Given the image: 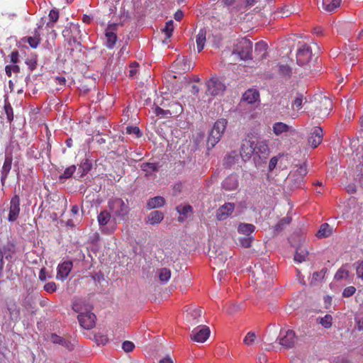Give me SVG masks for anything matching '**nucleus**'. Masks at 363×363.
Listing matches in <instances>:
<instances>
[{
  "mask_svg": "<svg viewBox=\"0 0 363 363\" xmlns=\"http://www.w3.org/2000/svg\"><path fill=\"white\" fill-rule=\"evenodd\" d=\"M274 272L269 264H255L252 270V281L256 288L259 290L270 289L273 284Z\"/></svg>",
  "mask_w": 363,
  "mask_h": 363,
  "instance_id": "1",
  "label": "nucleus"
},
{
  "mask_svg": "<svg viewBox=\"0 0 363 363\" xmlns=\"http://www.w3.org/2000/svg\"><path fill=\"white\" fill-rule=\"evenodd\" d=\"M295 169L290 172L287 180L291 189L301 188L304 184V178L307 174V167L305 164L296 165Z\"/></svg>",
  "mask_w": 363,
  "mask_h": 363,
  "instance_id": "2",
  "label": "nucleus"
},
{
  "mask_svg": "<svg viewBox=\"0 0 363 363\" xmlns=\"http://www.w3.org/2000/svg\"><path fill=\"white\" fill-rule=\"evenodd\" d=\"M227 124L228 121L225 118H220L215 122L208 138V144L212 147H214L222 138Z\"/></svg>",
  "mask_w": 363,
  "mask_h": 363,
  "instance_id": "3",
  "label": "nucleus"
},
{
  "mask_svg": "<svg viewBox=\"0 0 363 363\" xmlns=\"http://www.w3.org/2000/svg\"><path fill=\"white\" fill-rule=\"evenodd\" d=\"M108 208L114 218H123L129 211L128 206L122 199L116 198L108 202Z\"/></svg>",
  "mask_w": 363,
  "mask_h": 363,
  "instance_id": "4",
  "label": "nucleus"
},
{
  "mask_svg": "<svg viewBox=\"0 0 363 363\" xmlns=\"http://www.w3.org/2000/svg\"><path fill=\"white\" fill-rule=\"evenodd\" d=\"M333 108L332 101L326 97L321 96L319 100L315 101L314 113L320 118L328 116Z\"/></svg>",
  "mask_w": 363,
  "mask_h": 363,
  "instance_id": "5",
  "label": "nucleus"
},
{
  "mask_svg": "<svg viewBox=\"0 0 363 363\" xmlns=\"http://www.w3.org/2000/svg\"><path fill=\"white\" fill-rule=\"evenodd\" d=\"M256 150L255 141L252 140L250 134L247 135V138L242 140V143L240 147V156L243 161H248Z\"/></svg>",
  "mask_w": 363,
  "mask_h": 363,
  "instance_id": "6",
  "label": "nucleus"
},
{
  "mask_svg": "<svg viewBox=\"0 0 363 363\" xmlns=\"http://www.w3.org/2000/svg\"><path fill=\"white\" fill-rule=\"evenodd\" d=\"M42 27L43 23H38L37 27L31 31L28 35L21 39V42L23 43H28L33 49H36L42 40L40 31Z\"/></svg>",
  "mask_w": 363,
  "mask_h": 363,
  "instance_id": "7",
  "label": "nucleus"
},
{
  "mask_svg": "<svg viewBox=\"0 0 363 363\" xmlns=\"http://www.w3.org/2000/svg\"><path fill=\"white\" fill-rule=\"evenodd\" d=\"M235 52L240 58L246 60L252 58V43L246 38H242L236 45Z\"/></svg>",
  "mask_w": 363,
  "mask_h": 363,
  "instance_id": "8",
  "label": "nucleus"
},
{
  "mask_svg": "<svg viewBox=\"0 0 363 363\" xmlns=\"http://www.w3.org/2000/svg\"><path fill=\"white\" fill-rule=\"evenodd\" d=\"M312 49L311 47L307 44L301 45L297 50L296 62L300 66H307L312 60Z\"/></svg>",
  "mask_w": 363,
  "mask_h": 363,
  "instance_id": "9",
  "label": "nucleus"
},
{
  "mask_svg": "<svg viewBox=\"0 0 363 363\" xmlns=\"http://www.w3.org/2000/svg\"><path fill=\"white\" fill-rule=\"evenodd\" d=\"M207 94L211 96L222 94L225 89V84L217 77H212L206 82Z\"/></svg>",
  "mask_w": 363,
  "mask_h": 363,
  "instance_id": "10",
  "label": "nucleus"
},
{
  "mask_svg": "<svg viewBox=\"0 0 363 363\" xmlns=\"http://www.w3.org/2000/svg\"><path fill=\"white\" fill-rule=\"evenodd\" d=\"M279 344L286 350H289L294 347L296 341V336L294 330H287L285 332H281L278 338Z\"/></svg>",
  "mask_w": 363,
  "mask_h": 363,
  "instance_id": "11",
  "label": "nucleus"
},
{
  "mask_svg": "<svg viewBox=\"0 0 363 363\" xmlns=\"http://www.w3.org/2000/svg\"><path fill=\"white\" fill-rule=\"evenodd\" d=\"M96 315L91 312L80 313L77 319L80 325L86 330H90L95 326Z\"/></svg>",
  "mask_w": 363,
  "mask_h": 363,
  "instance_id": "12",
  "label": "nucleus"
},
{
  "mask_svg": "<svg viewBox=\"0 0 363 363\" xmlns=\"http://www.w3.org/2000/svg\"><path fill=\"white\" fill-rule=\"evenodd\" d=\"M210 333L208 327L198 326L191 331V338L194 341L203 343L208 338Z\"/></svg>",
  "mask_w": 363,
  "mask_h": 363,
  "instance_id": "13",
  "label": "nucleus"
},
{
  "mask_svg": "<svg viewBox=\"0 0 363 363\" xmlns=\"http://www.w3.org/2000/svg\"><path fill=\"white\" fill-rule=\"evenodd\" d=\"M111 215L107 211H102L97 216V220L100 229L102 233L110 235L113 233L116 228L111 227V228H107L106 225L110 221Z\"/></svg>",
  "mask_w": 363,
  "mask_h": 363,
  "instance_id": "14",
  "label": "nucleus"
},
{
  "mask_svg": "<svg viewBox=\"0 0 363 363\" xmlns=\"http://www.w3.org/2000/svg\"><path fill=\"white\" fill-rule=\"evenodd\" d=\"M186 320L191 325H195L201 322L202 309L199 307H188L186 310Z\"/></svg>",
  "mask_w": 363,
  "mask_h": 363,
  "instance_id": "15",
  "label": "nucleus"
},
{
  "mask_svg": "<svg viewBox=\"0 0 363 363\" xmlns=\"http://www.w3.org/2000/svg\"><path fill=\"white\" fill-rule=\"evenodd\" d=\"M20 197L15 194L11 199L8 215V220L13 222L17 220L20 213Z\"/></svg>",
  "mask_w": 363,
  "mask_h": 363,
  "instance_id": "16",
  "label": "nucleus"
},
{
  "mask_svg": "<svg viewBox=\"0 0 363 363\" xmlns=\"http://www.w3.org/2000/svg\"><path fill=\"white\" fill-rule=\"evenodd\" d=\"M323 137V130L321 128L315 126L314 127L310 133L308 142V144L313 147H317L322 142Z\"/></svg>",
  "mask_w": 363,
  "mask_h": 363,
  "instance_id": "17",
  "label": "nucleus"
},
{
  "mask_svg": "<svg viewBox=\"0 0 363 363\" xmlns=\"http://www.w3.org/2000/svg\"><path fill=\"white\" fill-rule=\"evenodd\" d=\"M73 267L72 262L65 261L58 264L56 278L59 280H65L69 274Z\"/></svg>",
  "mask_w": 363,
  "mask_h": 363,
  "instance_id": "18",
  "label": "nucleus"
},
{
  "mask_svg": "<svg viewBox=\"0 0 363 363\" xmlns=\"http://www.w3.org/2000/svg\"><path fill=\"white\" fill-rule=\"evenodd\" d=\"M235 205L232 203H225L216 211V218L218 220L227 219L234 211Z\"/></svg>",
  "mask_w": 363,
  "mask_h": 363,
  "instance_id": "19",
  "label": "nucleus"
},
{
  "mask_svg": "<svg viewBox=\"0 0 363 363\" xmlns=\"http://www.w3.org/2000/svg\"><path fill=\"white\" fill-rule=\"evenodd\" d=\"M12 162L13 157L11 154L6 153L4 162L1 171V182L3 186L5 184L6 180L11 169Z\"/></svg>",
  "mask_w": 363,
  "mask_h": 363,
  "instance_id": "20",
  "label": "nucleus"
},
{
  "mask_svg": "<svg viewBox=\"0 0 363 363\" xmlns=\"http://www.w3.org/2000/svg\"><path fill=\"white\" fill-rule=\"evenodd\" d=\"M161 105L164 107L167 106V111L169 113V116L172 117L180 115L183 111V107L181 104L174 100L169 102L167 105L164 103H162Z\"/></svg>",
  "mask_w": 363,
  "mask_h": 363,
  "instance_id": "21",
  "label": "nucleus"
},
{
  "mask_svg": "<svg viewBox=\"0 0 363 363\" xmlns=\"http://www.w3.org/2000/svg\"><path fill=\"white\" fill-rule=\"evenodd\" d=\"M116 25L108 26L106 29L105 36L106 39V46L109 49H113L117 41V35L113 31Z\"/></svg>",
  "mask_w": 363,
  "mask_h": 363,
  "instance_id": "22",
  "label": "nucleus"
},
{
  "mask_svg": "<svg viewBox=\"0 0 363 363\" xmlns=\"http://www.w3.org/2000/svg\"><path fill=\"white\" fill-rule=\"evenodd\" d=\"M222 186L227 191H233L238 187V177L235 174H231L227 177L222 183Z\"/></svg>",
  "mask_w": 363,
  "mask_h": 363,
  "instance_id": "23",
  "label": "nucleus"
},
{
  "mask_svg": "<svg viewBox=\"0 0 363 363\" xmlns=\"http://www.w3.org/2000/svg\"><path fill=\"white\" fill-rule=\"evenodd\" d=\"M259 98V91L256 89H250L247 90L242 95V100L247 104H253Z\"/></svg>",
  "mask_w": 363,
  "mask_h": 363,
  "instance_id": "24",
  "label": "nucleus"
},
{
  "mask_svg": "<svg viewBox=\"0 0 363 363\" xmlns=\"http://www.w3.org/2000/svg\"><path fill=\"white\" fill-rule=\"evenodd\" d=\"M165 204V199L162 196H155L150 199L146 204V208L148 210L157 208L163 206Z\"/></svg>",
  "mask_w": 363,
  "mask_h": 363,
  "instance_id": "25",
  "label": "nucleus"
},
{
  "mask_svg": "<svg viewBox=\"0 0 363 363\" xmlns=\"http://www.w3.org/2000/svg\"><path fill=\"white\" fill-rule=\"evenodd\" d=\"M206 41V30L205 28H201L196 35V42L198 52H200L204 48Z\"/></svg>",
  "mask_w": 363,
  "mask_h": 363,
  "instance_id": "26",
  "label": "nucleus"
},
{
  "mask_svg": "<svg viewBox=\"0 0 363 363\" xmlns=\"http://www.w3.org/2000/svg\"><path fill=\"white\" fill-rule=\"evenodd\" d=\"M164 218V214L160 211H152L147 216V223L151 225L160 223Z\"/></svg>",
  "mask_w": 363,
  "mask_h": 363,
  "instance_id": "27",
  "label": "nucleus"
},
{
  "mask_svg": "<svg viewBox=\"0 0 363 363\" xmlns=\"http://www.w3.org/2000/svg\"><path fill=\"white\" fill-rule=\"evenodd\" d=\"M255 230V226L250 223H240L238 227V232L245 236H252Z\"/></svg>",
  "mask_w": 363,
  "mask_h": 363,
  "instance_id": "28",
  "label": "nucleus"
},
{
  "mask_svg": "<svg viewBox=\"0 0 363 363\" xmlns=\"http://www.w3.org/2000/svg\"><path fill=\"white\" fill-rule=\"evenodd\" d=\"M6 310L9 313L10 319L17 320L20 315V311L15 302H10L6 305Z\"/></svg>",
  "mask_w": 363,
  "mask_h": 363,
  "instance_id": "29",
  "label": "nucleus"
},
{
  "mask_svg": "<svg viewBox=\"0 0 363 363\" xmlns=\"http://www.w3.org/2000/svg\"><path fill=\"white\" fill-rule=\"evenodd\" d=\"M341 0H323V9L328 12H333L340 6Z\"/></svg>",
  "mask_w": 363,
  "mask_h": 363,
  "instance_id": "30",
  "label": "nucleus"
},
{
  "mask_svg": "<svg viewBox=\"0 0 363 363\" xmlns=\"http://www.w3.org/2000/svg\"><path fill=\"white\" fill-rule=\"evenodd\" d=\"M255 154L267 155L269 153V147L267 140H262L255 144Z\"/></svg>",
  "mask_w": 363,
  "mask_h": 363,
  "instance_id": "31",
  "label": "nucleus"
},
{
  "mask_svg": "<svg viewBox=\"0 0 363 363\" xmlns=\"http://www.w3.org/2000/svg\"><path fill=\"white\" fill-rule=\"evenodd\" d=\"M332 231L333 230L329 225V224L325 223L320 225V229L317 232L316 235L319 238H328L332 234Z\"/></svg>",
  "mask_w": 363,
  "mask_h": 363,
  "instance_id": "32",
  "label": "nucleus"
},
{
  "mask_svg": "<svg viewBox=\"0 0 363 363\" xmlns=\"http://www.w3.org/2000/svg\"><path fill=\"white\" fill-rule=\"evenodd\" d=\"M308 255V252L302 246L297 247L296 254L294 255V260L296 262L301 263L306 260Z\"/></svg>",
  "mask_w": 363,
  "mask_h": 363,
  "instance_id": "33",
  "label": "nucleus"
},
{
  "mask_svg": "<svg viewBox=\"0 0 363 363\" xmlns=\"http://www.w3.org/2000/svg\"><path fill=\"white\" fill-rule=\"evenodd\" d=\"M278 72L282 77L289 79L292 74V68L288 65H278Z\"/></svg>",
  "mask_w": 363,
  "mask_h": 363,
  "instance_id": "34",
  "label": "nucleus"
},
{
  "mask_svg": "<svg viewBox=\"0 0 363 363\" xmlns=\"http://www.w3.org/2000/svg\"><path fill=\"white\" fill-rule=\"evenodd\" d=\"M289 130V125L282 122H277L273 125V132L276 135H279Z\"/></svg>",
  "mask_w": 363,
  "mask_h": 363,
  "instance_id": "35",
  "label": "nucleus"
},
{
  "mask_svg": "<svg viewBox=\"0 0 363 363\" xmlns=\"http://www.w3.org/2000/svg\"><path fill=\"white\" fill-rule=\"evenodd\" d=\"M59 16L58 10L55 9H52L48 15L50 21L47 23V27L52 28L54 27V23L58 21Z\"/></svg>",
  "mask_w": 363,
  "mask_h": 363,
  "instance_id": "36",
  "label": "nucleus"
},
{
  "mask_svg": "<svg viewBox=\"0 0 363 363\" xmlns=\"http://www.w3.org/2000/svg\"><path fill=\"white\" fill-rule=\"evenodd\" d=\"M143 171L150 174L158 170V164L154 162H143L140 164Z\"/></svg>",
  "mask_w": 363,
  "mask_h": 363,
  "instance_id": "37",
  "label": "nucleus"
},
{
  "mask_svg": "<svg viewBox=\"0 0 363 363\" xmlns=\"http://www.w3.org/2000/svg\"><path fill=\"white\" fill-rule=\"evenodd\" d=\"M50 340L54 344H59L66 347H69V345L70 344L69 341L54 333L51 334Z\"/></svg>",
  "mask_w": 363,
  "mask_h": 363,
  "instance_id": "38",
  "label": "nucleus"
},
{
  "mask_svg": "<svg viewBox=\"0 0 363 363\" xmlns=\"http://www.w3.org/2000/svg\"><path fill=\"white\" fill-rule=\"evenodd\" d=\"M253 240L254 238L252 236L245 235L238 238V243L245 248H249L251 247Z\"/></svg>",
  "mask_w": 363,
  "mask_h": 363,
  "instance_id": "39",
  "label": "nucleus"
},
{
  "mask_svg": "<svg viewBox=\"0 0 363 363\" xmlns=\"http://www.w3.org/2000/svg\"><path fill=\"white\" fill-rule=\"evenodd\" d=\"M171 277V271L167 268H162L159 272V279L162 282H167Z\"/></svg>",
  "mask_w": 363,
  "mask_h": 363,
  "instance_id": "40",
  "label": "nucleus"
},
{
  "mask_svg": "<svg viewBox=\"0 0 363 363\" xmlns=\"http://www.w3.org/2000/svg\"><path fill=\"white\" fill-rule=\"evenodd\" d=\"M174 30V23L172 20H170L166 23L165 27L162 31L165 34L166 38H169L172 35Z\"/></svg>",
  "mask_w": 363,
  "mask_h": 363,
  "instance_id": "41",
  "label": "nucleus"
},
{
  "mask_svg": "<svg viewBox=\"0 0 363 363\" xmlns=\"http://www.w3.org/2000/svg\"><path fill=\"white\" fill-rule=\"evenodd\" d=\"M319 323L322 325L325 328H330L333 324V317L327 314L324 317L320 318Z\"/></svg>",
  "mask_w": 363,
  "mask_h": 363,
  "instance_id": "42",
  "label": "nucleus"
},
{
  "mask_svg": "<svg viewBox=\"0 0 363 363\" xmlns=\"http://www.w3.org/2000/svg\"><path fill=\"white\" fill-rule=\"evenodd\" d=\"M4 250L6 258L7 259L9 257H11L12 255L15 254L16 247L13 243H7L4 246Z\"/></svg>",
  "mask_w": 363,
  "mask_h": 363,
  "instance_id": "43",
  "label": "nucleus"
},
{
  "mask_svg": "<svg viewBox=\"0 0 363 363\" xmlns=\"http://www.w3.org/2000/svg\"><path fill=\"white\" fill-rule=\"evenodd\" d=\"M5 72H6V75L9 77H11L12 75V72H14V73L20 72V67L17 65H6L5 67Z\"/></svg>",
  "mask_w": 363,
  "mask_h": 363,
  "instance_id": "44",
  "label": "nucleus"
},
{
  "mask_svg": "<svg viewBox=\"0 0 363 363\" xmlns=\"http://www.w3.org/2000/svg\"><path fill=\"white\" fill-rule=\"evenodd\" d=\"M303 96L299 95L292 102L291 106L294 110H300L302 108Z\"/></svg>",
  "mask_w": 363,
  "mask_h": 363,
  "instance_id": "45",
  "label": "nucleus"
},
{
  "mask_svg": "<svg viewBox=\"0 0 363 363\" xmlns=\"http://www.w3.org/2000/svg\"><path fill=\"white\" fill-rule=\"evenodd\" d=\"M349 277V272L346 269L340 268L337 270L335 275V279L337 280L347 279Z\"/></svg>",
  "mask_w": 363,
  "mask_h": 363,
  "instance_id": "46",
  "label": "nucleus"
},
{
  "mask_svg": "<svg viewBox=\"0 0 363 363\" xmlns=\"http://www.w3.org/2000/svg\"><path fill=\"white\" fill-rule=\"evenodd\" d=\"M26 64L28 67L30 71H33L37 67V55H34L30 58H28L26 60Z\"/></svg>",
  "mask_w": 363,
  "mask_h": 363,
  "instance_id": "47",
  "label": "nucleus"
},
{
  "mask_svg": "<svg viewBox=\"0 0 363 363\" xmlns=\"http://www.w3.org/2000/svg\"><path fill=\"white\" fill-rule=\"evenodd\" d=\"M76 170V167L74 165H71L68 167H67L63 174L60 176V178H63V179H69L70 178L72 174H74V172H75Z\"/></svg>",
  "mask_w": 363,
  "mask_h": 363,
  "instance_id": "48",
  "label": "nucleus"
},
{
  "mask_svg": "<svg viewBox=\"0 0 363 363\" xmlns=\"http://www.w3.org/2000/svg\"><path fill=\"white\" fill-rule=\"evenodd\" d=\"M126 133L129 135H135L137 138H140L142 134L138 127L136 126H127Z\"/></svg>",
  "mask_w": 363,
  "mask_h": 363,
  "instance_id": "49",
  "label": "nucleus"
},
{
  "mask_svg": "<svg viewBox=\"0 0 363 363\" xmlns=\"http://www.w3.org/2000/svg\"><path fill=\"white\" fill-rule=\"evenodd\" d=\"M256 335L253 332H249L244 337L243 342L247 345H251L255 340Z\"/></svg>",
  "mask_w": 363,
  "mask_h": 363,
  "instance_id": "50",
  "label": "nucleus"
},
{
  "mask_svg": "<svg viewBox=\"0 0 363 363\" xmlns=\"http://www.w3.org/2000/svg\"><path fill=\"white\" fill-rule=\"evenodd\" d=\"M5 113L7 116V119L9 122L13 120V108L9 103L5 104L4 105Z\"/></svg>",
  "mask_w": 363,
  "mask_h": 363,
  "instance_id": "51",
  "label": "nucleus"
},
{
  "mask_svg": "<svg viewBox=\"0 0 363 363\" xmlns=\"http://www.w3.org/2000/svg\"><path fill=\"white\" fill-rule=\"evenodd\" d=\"M177 210L179 213L186 216L189 213L192 212L193 208L190 205H186L184 206H177Z\"/></svg>",
  "mask_w": 363,
  "mask_h": 363,
  "instance_id": "52",
  "label": "nucleus"
},
{
  "mask_svg": "<svg viewBox=\"0 0 363 363\" xmlns=\"http://www.w3.org/2000/svg\"><path fill=\"white\" fill-rule=\"evenodd\" d=\"M138 63L136 62H131L130 64V69H129V74L128 76L130 77H135L136 76L137 72H138Z\"/></svg>",
  "mask_w": 363,
  "mask_h": 363,
  "instance_id": "53",
  "label": "nucleus"
},
{
  "mask_svg": "<svg viewBox=\"0 0 363 363\" xmlns=\"http://www.w3.org/2000/svg\"><path fill=\"white\" fill-rule=\"evenodd\" d=\"M356 292V288L354 286H350L346 287L342 292V296L345 298H348L354 295Z\"/></svg>",
  "mask_w": 363,
  "mask_h": 363,
  "instance_id": "54",
  "label": "nucleus"
},
{
  "mask_svg": "<svg viewBox=\"0 0 363 363\" xmlns=\"http://www.w3.org/2000/svg\"><path fill=\"white\" fill-rule=\"evenodd\" d=\"M135 347L134 344L130 341H124L122 344V348L123 350L126 352H130L133 350Z\"/></svg>",
  "mask_w": 363,
  "mask_h": 363,
  "instance_id": "55",
  "label": "nucleus"
},
{
  "mask_svg": "<svg viewBox=\"0 0 363 363\" xmlns=\"http://www.w3.org/2000/svg\"><path fill=\"white\" fill-rule=\"evenodd\" d=\"M44 289L48 293H54L57 290V286L55 282H48L44 286Z\"/></svg>",
  "mask_w": 363,
  "mask_h": 363,
  "instance_id": "56",
  "label": "nucleus"
},
{
  "mask_svg": "<svg viewBox=\"0 0 363 363\" xmlns=\"http://www.w3.org/2000/svg\"><path fill=\"white\" fill-rule=\"evenodd\" d=\"M267 49V45L263 41H259L255 44V50L263 51L265 52Z\"/></svg>",
  "mask_w": 363,
  "mask_h": 363,
  "instance_id": "57",
  "label": "nucleus"
},
{
  "mask_svg": "<svg viewBox=\"0 0 363 363\" xmlns=\"http://www.w3.org/2000/svg\"><path fill=\"white\" fill-rule=\"evenodd\" d=\"M227 259L228 256L226 255L220 254L216 257H215L214 261L216 264H224Z\"/></svg>",
  "mask_w": 363,
  "mask_h": 363,
  "instance_id": "58",
  "label": "nucleus"
},
{
  "mask_svg": "<svg viewBox=\"0 0 363 363\" xmlns=\"http://www.w3.org/2000/svg\"><path fill=\"white\" fill-rule=\"evenodd\" d=\"M155 113L157 116H167L169 115V113H167V109H164V108H160L159 106H157L155 108Z\"/></svg>",
  "mask_w": 363,
  "mask_h": 363,
  "instance_id": "59",
  "label": "nucleus"
},
{
  "mask_svg": "<svg viewBox=\"0 0 363 363\" xmlns=\"http://www.w3.org/2000/svg\"><path fill=\"white\" fill-rule=\"evenodd\" d=\"M11 62L13 64H16L18 61L19 53L17 50H13L10 54Z\"/></svg>",
  "mask_w": 363,
  "mask_h": 363,
  "instance_id": "60",
  "label": "nucleus"
},
{
  "mask_svg": "<svg viewBox=\"0 0 363 363\" xmlns=\"http://www.w3.org/2000/svg\"><path fill=\"white\" fill-rule=\"evenodd\" d=\"M278 162V158L277 157H273L271 158L269 162V170L272 172L277 166Z\"/></svg>",
  "mask_w": 363,
  "mask_h": 363,
  "instance_id": "61",
  "label": "nucleus"
},
{
  "mask_svg": "<svg viewBox=\"0 0 363 363\" xmlns=\"http://www.w3.org/2000/svg\"><path fill=\"white\" fill-rule=\"evenodd\" d=\"M357 275L358 277L363 279V261L358 263L356 268Z\"/></svg>",
  "mask_w": 363,
  "mask_h": 363,
  "instance_id": "62",
  "label": "nucleus"
},
{
  "mask_svg": "<svg viewBox=\"0 0 363 363\" xmlns=\"http://www.w3.org/2000/svg\"><path fill=\"white\" fill-rule=\"evenodd\" d=\"M291 220V218H289V217H286V218H284L283 219H281L279 223L277 225V228H281V226L284 225H288L290 223Z\"/></svg>",
  "mask_w": 363,
  "mask_h": 363,
  "instance_id": "63",
  "label": "nucleus"
},
{
  "mask_svg": "<svg viewBox=\"0 0 363 363\" xmlns=\"http://www.w3.org/2000/svg\"><path fill=\"white\" fill-rule=\"evenodd\" d=\"M357 156L359 160L360 161V162L362 163V166H363V144L361 145L359 147V148L357 149Z\"/></svg>",
  "mask_w": 363,
  "mask_h": 363,
  "instance_id": "64",
  "label": "nucleus"
}]
</instances>
